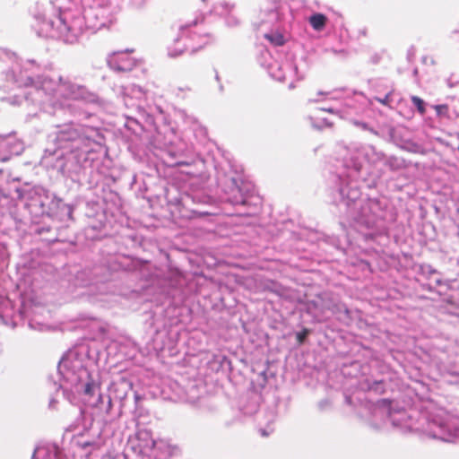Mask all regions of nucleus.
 Masks as SVG:
<instances>
[{"label": "nucleus", "instance_id": "1", "mask_svg": "<svg viewBox=\"0 0 459 459\" xmlns=\"http://www.w3.org/2000/svg\"><path fill=\"white\" fill-rule=\"evenodd\" d=\"M135 65V60L127 53H118L110 61L111 68L119 72H129Z\"/></svg>", "mask_w": 459, "mask_h": 459}, {"label": "nucleus", "instance_id": "2", "mask_svg": "<svg viewBox=\"0 0 459 459\" xmlns=\"http://www.w3.org/2000/svg\"><path fill=\"white\" fill-rule=\"evenodd\" d=\"M325 112L335 114L333 108H318L310 116V120L315 127L322 129L333 126V122L324 116Z\"/></svg>", "mask_w": 459, "mask_h": 459}, {"label": "nucleus", "instance_id": "3", "mask_svg": "<svg viewBox=\"0 0 459 459\" xmlns=\"http://www.w3.org/2000/svg\"><path fill=\"white\" fill-rule=\"evenodd\" d=\"M327 18L325 14L322 13H315L310 16L309 23L315 30L320 31L322 30L326 24Z\"/></svg>", "mask_w": 459, "mask_h": 459}, {"label": "nucleus", "instance_id": "4", "mask_svg": "<svg viewBox=\"0 0 459 459\" xmlns=\"http://www.w3.org/2000/svg\"><path fill=\"white\" fill-rule=\"evenodd\" d=\"M160 449L162 450L169 456H174L179 451L178 446L165 442L160 443Z\"/></svg>", "mask_w": 459, "mask_h": 459}, {"label": "nucleus", "instance_id": "5", "mask_svg": "<svg viewBox=\"0 0 459 459\" xmlns=\"http://www.w3.org/2000/svg\"><path fill=\"white\" fill-rule=\"evenodd\" d=\"M264 38L274 46H282L284 44V38L281 33L265 34Z\"/></svg>", "mask_w": 459, "mask_h": 459}, {"label": "nucleus", "instance_id": "6", "mask_svg": "<svg viewBox=\"0 0 459 459\" xmlns=\"http://www.w3.org/2000/svg\"><path fill=\"white\" fill-rule=\"evenodd\" d=\"M411 100V102L414 104V106L417 108V110L419 111V113L420 115H424L426 113V108H425V103H424L423 100H421L418 96H412Z\"/></svg>", "mask_w": 459, "mask_h": 459}, {"label": "nucleus", "instance_id": "7", "mask_svg": "<svg viewBox=\"0 0 459 459\" xmlns=\"http://www.w3.org/2000/svg\"><path fill=\"white\" fill-rule=\"evenodd\" d=\"M96 385L93 381H90L85 384L83 393L86 395L92 396L94 394Z\"/></svg>", "mask_w": 459, "mask_h": 459}, {"label": "nucleus", "instance_id": "8", "mask_svg": "<svg viewBox=\"0 0 459 459\" xmlns=\"http://www.w3.org/2000/svg\"><path fill=\"white\" fill-rule=\"evenodd\" d=\"M375 100L385 106H389L392 101L391 93L385 94L384 98L376 97Z\"/></svg>", "mask_w": 459, "mask_h": 459}, {"label": "nucleus", "instance_id": "9", "mask_svg": "<svg viewBox=\"0 0 459 459\" xmlns=\"http://www.w3.org/2000/svg\"><path fill=\"white\" fill-rule=\"evenodd\" d=\"M352 124L363 130H368V131H370V132H374L372 128L369 127V126L365 123V122H361V121H358V120H353L352 121Z\"/></svg>", "mask_w": 459, "mask_h": 459}, {"label": "nucleus", "instance_id": "10", "mask_svg": "<svg viewBox=\"0 0 459 459\" xmlns=\"http://www.w3.org/2000/svg\"><path fill=\"white\" fill-rule=\"evenodd\" d=\"M232 203L235 204H247V198L244 195H241L240 198L234 197L232 199Z\"/></svg>", "mask_w": 459, "mask_h": 459}, {"label": "nucleus", "instance_id": "11", "mask_svg": "<svg viewBox=\"0 0 459 459\" xmlns=\"http://www.w3.org/2000/svg\"><path fill=\"white\" fill-rule=\"evenodd\" d=\"M435 109L437 110V114H441L443 112L447 111V106L446 105H437L435 107Z\"/></svg>", "mask_w": 459, "mask_h": 459}, {"label": "nucleus", "instance_id": "12", "mask_svg": "<svg viewBox=\"0 0 459 459\" xmlns=\"http://www.w3.org/2000/svg\"><path fill=\"white\" fill-rule=\"evenodd\" d=\"M408 150L413 152H421V147L416 143H411V147L408 148Z\"/></svg>", "mask_w": 459, "mask_h": 459}, {"label": "nucleus", "instance_id": "13", "mask_svg": "<svg viewBox=\"0 0 459 459\" xmlns=\"http://www.w3.org/2000/svg\"><path fill=\"white\" fill-rule=\"evenodd\" d=\"M306 334H307V332H304L303 333H299L298 334V340L299 342H302L304 338L306 337Z\"/></svg>", "mask_w": 459, "mask_h": 459}, {"label": "nucleus", "instance_id": "14", "mask_svg": "<svg viewBox=\"0 0 459 459\" xmlns=\"http://www.w3.org/2000/svg\"><path fill=\"white\" fill-rule=\"evenodd\" d=\"M91 443H90V442H85V443H83V444L82 445V448H85V447H87V446H91Z\"/></svg>", "mask_w": 459, "mask_h": 459}, {"label": "nucleus", "instance_id": "15", "mask_svg": "<svg viewBox=\"0 0 459 459\" xmlns=\"http://www.w3.org/2000/svg\"><path fill=\"white\" fill-rule=\"evenodd\" d=\"M197 23H198V20H195V21L193 22V24H194V25H196Z\"/></svg>", "mask_w": 459, "mask_h": 459}]
</instances>
